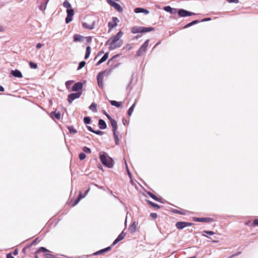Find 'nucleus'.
<instances>
[{"label":"nucleus","instance_id":"obj_13","mask_svg":"<svg viewBox=\"0 0 258 258\" xmlns=\"http://www.w3.org/2000/svg\"><path fill=\"white\" fill-rule=\"evenodd\" d=\"M90 190V188H89L86 191V192H85L84 195L83 196L82 195V192L80 191L79 192V197H78V198L76 200V201H75V202L72 204V206H75L76 205H77L79 203V202L80 201V200L83 199V198H84L86 195L87 194H88V192H89V191Z\"/></svg>","mask_w":258,"mask_h":258},{"label":"nucleus","instance_id":"obj_51","mask_svg":"<svg viewBox=\"0 0 258 258\" xmlns=\"http://www.w3.org/2000/svg\"><path fill=\"white\" fill-rule=\"evenodd\" d=\"M103 113L106 116V117L109 120L112 118L104 110L103 111Z\"/></svg>","mask_w":258,"mask_h":258},{"label":"nucleus","instance_id":"obj_2","mask_svg":"<svg viewBox=\"0 0 258 258\" xmlns=\"http://www.w3.org/2000/svg\"><path fill=\"white\" fill-rule=\"evenodd\" d=\"M153 29L154 28L153 27L134 26L132 28L131 32L134 34L138 33H145L150 32L153 30Z\"/></svg>","mask_w":258,"mask_h":258},{"label":"nucleus","instance_id":"obj_27","mask_svg":"<svg viewBox=\"0 0 258 258\" xmlns=\"http://www.w3.org/2000/svg\"><path fill=\"white\" fill-rule=\"evenodd\" d=\"M148 195L150 196V197H151L154 200L159 202H161V199L157 197L156 195H155L153 193H152L151 192H148Z\"/></svg>","mask_w":258,"mask_h":258},{"label":"nucleus","instance_id":"obj_9","mask_svg":"<svg viewBox=\"0 0 258 258\" xmlns=\"http://www.w3.org/2000/svg\"><path fill=\"white\" fill-rule=\"evenodd\" d=\"M193 220L195 222H205V223H210L214 221V220L209 217H205V218H198V217H194Z\"/></svg>","mask_w":258,"mask_h":258},{"label":"nucleus","instance_id":"obj_26","mask_svg":"<svg viewBox=\"0 0 258 258\" xmlns=\"http://www.w3.org/2000/svg\"><path fill=\"white\" fill-rule=\"evenodd\" d=\"M61 114L59 112L54 111L51 113V117L53 118H55L57 119L60 118Z\"/></svg>","mask_w":258,"mask_h":258},{"label":"nucleus","instance_id":"obj_59","mask_svg":"<svg viewBox=\"0 0 258 258\" xmlns=\"http://www.w3.org/2000/svg\"><path fill=\"white\" fill-rule=\"evenodd\" d=\"M210 20H211V18H205V19H203L202 20V22H205V21H210Z\"/></svg>","mask_w":258,"mask_h":258},{"label":"nucleus","instance_id":"obj_4","mask_svg":"<svg viewBox=\"0 0 258 258\" xmlns=\"http://www.w3.org/2000/svg\"><path fill=\"white\" fill-rule=\"evenodd\" d=\"M149 42V39H147L144 44L140 47L138 51L137 52L136 55L138 56L142 55L147 50V47Z\"/></svg>","mask_w":258,"mask_h":258},{"label":"nucleus","instance_id":"obj_49","mask_svg":"<svg viewBox=\"0 0 258 258\" xmlns=\"http://www.w3.org/2000/svg\"><path fill=\"white\" fill-rule=\"evenodd\" d=\"M150 216L153 218V219H156L157 217V215L156 213H151L150 214Z\"/></svg>","mask_w":258,"mask_h":258},{"label":"nucleus","instance_id":"obj_39","mask_svg":"<svg viewBox=\"0 0 258 258\" xmlns=\"http://www.w3.org/2000/svg\"><path fill=\"white\" fill-rule=\"evenodd\" d=\"M74 83V81H68L66 82V86L67 89H69L72 85V84Z\"/></svg>","mask_w":258,"mask_h":258},{"label":"nucleus","instance_id":"obj_15","mask_svg":"<svg viewBox=\"0 0 258 258\" xmlns=\"http://www.w3.org/2000/svg\"><path fill=\"white\" fill-rule=\"evenodd\" d=\"M126 233L124 232V231H122L121 233L118 236L117 238L113 241L112 243V246L115 245L117 242L122 240L125 236Z\"/></svg>","mask_w":258,"mask_h":258},{"label":"nucleus","instance_id":"obj_45","mask_svg":"<svg viewBox=\"0 0 258 258\" xmlns=\"http://www.w3.org/2000/svg\"><path fill=\"white\" fill-rule=\"evenodd\" d=\"M48 251V250L46 249L45 247H41L39 248V249L38 250V252H47Z\"/></svg>","mask_w":258,"mask_h":258},{"label":"nucleus","instance_id":"obj_8","mask_svg":"<svg viewBox=\"0 0 258 258\" xmlns=\"http://www.w3.org/2000/svg\"><path fill=\"white\" fill-rule=\"evenodd\" d=\"M119 63H117L116 64H115L113 66H111V67L107 70H105V71L103 72H100L98 75H100L101 76L103 77V76H108L109 75L112 71V70L116 67H117L119 65Z\"/></svg>","mask_w":258,"mask_h":258},{"label":"nucleus","instance_id":"obj_50","mask_svg":"<svg viewBox=\"0 0 258 258\" xmlns=\"http://www.w3.org/2000/svg\"><path fill=\"white\" fill-rule=\"evenodd\" d=\"M226 1L229 3H238L239 2L238 0H226Z\"/></svg>","mask_w":258,"mask_h":258},{"label":"nucleus","instance_id":"obj_56","mask_svg":"<svg viewBox=\"0 0 258 258\" xmlns=\"http://www.w3.org/2000/svg\"><path fill=\"white\" fill-rule=\"evenodd\" d=\"M42 46H43V44H41V43H38V44L36 45V48H37V49H39V48H40Z\"/></svg>","mask_w":258,"mask_h":258},{"label":"nucleus","instance_id":"obj_63","mask_svg":"<svg viewBox=\"0 0 258 258\" xmlns=\"http://www.w3.org/2000/svg\"><path fill=\"white\" fill-rule=\"evenodd\" d=\"M104 53L103 51H100L98 53V56H99L101 54H102Z\"/></svg>","mask_w":258,"mask_h":258},{"label":"nucleus","instance_id":"obj_47","mask_svg":"<svg viewBox=\"0 0 258 258\" xmlns=\"http://www.w3.org/2000/svg\"><path fill=\"white\" fill-rule=\"evenodd\" d=\"M45 258H58V257H56L55 256H54L52 254L46 253L45 255Z\"/></svg>","mask_w":258,"mask_h":258},{"label":"nucleus","instance_id":"obj_64","mask_svg":"<svg viewBox=\"0 0 258 258\" xmlns=\"http://www.w3.org/2000/svg\"><path fill=\"white\" fill-rule=\"evenodd\" d=\"M4 91V87L0 85V91Z\"/></svg>","mask_w":258,"mask_h":258},{"label":"nucleus","instance_id":"obj_28","mask_svg":"<svg viewBox=\"0 0 258 258\" xmlns=\"http://www.w3.org/2000/svg\"><path fill=\"white\" fill-rule=\"evenodd\" d=\"M146 201L149 205H150L151 207L155 208L156 209H159L160 208V206H159L158 205H157L156 204L153 203L152 202H151L149 200H146Z\"/></svg>","mask_w":258,"mask_h":258},{"label":"nucleus","instance_id":"obj_19","mask_svg":"<svg viewBox=\"0 0 258 258\" xmlns=\"http://www.w3.org/2000/svg\"><path fill=\"white\" fill-rule=\"evenodd\" d=\"M134 12L136 13H143L146 15L148 14L149 13V11L148 10L141 8H136V9H135Z\"/></svg>","mask_w":258,"mask_h":258},{"label":"nucleus","instance_id":"obj_31","mask_svg":"<svg viewBox=\"0 0 258 258\" xmlns=\"http://www.w3.org/2000/svg\"><path fill=\"white\" fill-rule=\"evenodd\" d=\"M89 108L94 112H97V104L94 102L92 103L90 106Z\"/></svg>","mask_w":258,"mask_h":258},{"label":"nucleus","instance_id":"obj_38","mask_svg":"<svg viewBox=\"0 0 258 258\" xmlns=\"http://www.w3.org/2000/svg\"><path fill=\"white\" fill-rule=\"evenodd\" d=\"M29 66L31 69H36L37 68V64L36 63L30 61L29 62Z\"/></svg>","mask_w":258,"mask_h":258},{"label":"nucleus","instance_id":"obj_21","mask_svg":"<svg viewBox=\"0 0 258 258\" xmlns=\"http://www.w3.org/2000/svg\"><path fill=\"white\" fill-rule=\"evenodd\" d=\"M97 83L98 86L101 88H103V78L102 76H101L100 75H97Z\"/></svg>","mask_w":258,"mask_h":258},{"label":"nucleus","instance_id":"obj_48","mask_svg":"<svg viewBox=\"0 0 258 258\" xmlns=\"http://www.w3.org/2000/svg\"><path fill=\"white\" fill-rule=\"evenodd\" d=\"M173 212H174V213H178V214H182V215L185 214V212L183 211H180L178 210H174Z\"/></svg>","mask_w":258,"mask_h":258},{"label":"nucleus","instance_id":"obj_42","mask_svg":"<svg viewBox=\"0 0 258 258\" xmlns=\"http://www.w3.org/2000/svg\"><path fill=\"white\" fill-rule=\"evenodd\" d=\"M85 64H86V62L84 61H82L80 62L79 63V67L78 68V70H80L82 68H83L85 66Z\"/></svg>","mask_w":258,"mask_h":258},{"label":"nucleus","instance_id":"obj_37","mask_svg":"<svg viewBox=\"0 0 258 258\" xmlns=\"http://www.w3.org/2000/svg\"><path fill=\"white\" fill-rule=\"evenodd\" d=\"M164 10L167 12H169L170 13H173V9L170 6H166V7H164Z\"/></svg>","mask_w":258,"mask_h":258},{"label":"nucleus","instance_id":"obj_62","mask_svg":"<svg viewBox=\"0 0 258 258\" xmlns=\"http://www.w3.org/2000/svg\"><path fill=\"white\" fill-rule=\"evenodd\" d=\"M122 122L125 125L126 123H127V120L126 119H122Z\"/></svg>","mask_w":258,"mask_h":258},{"label":"nucleus","instance_id":"obj_18","mask_svg":"<svg viewBox=\"0 0 258 258\" xmlns=\"http://www.w3.org/2000/svg\"><path fill=\"white\" fill-rule=\"evenodd\" d=\"M111 126L112 127V131L113 132H116L117 129V124L116 120L113 118L110 119V120Z\"/></svg>","mask_w":258,"mask_h":258},{"label":"nucleus","instance_id":"obj_29","mask_svg":"<svg viewBox=\"0 0 258 258\" xmlns=\"http://www.w3.org/2000/svg\"><path fill=\"white\" fill-rule=\"evenodd\" d=\"M137 101L136 100L135 103L132 105V106L129 108L127 111V114L128 116H131L132 114V113L134 111V108L136 106Z\"/></svg>","mask_w":258,"mask_h":258},{"label":"nucleus","instance_id":"obj_20","mask_svg":"<svg viewBox=\"0 0 258 258\" xmlns=\"http://www.w3.org/2000/svg\"><path fill=\"white\" fill-rule=\"evenodd\" d=\"M11 74L12 75H13L15 77H17V78H21L23 77L22 74L21 73V72L20 71H19L18 70L12 71L11 72Z\"/></svg>","mask_w":258,"mask_h":258},{"label":"nucleus","instance_id":"obj_41","mask_svg":"<svg viewBox=\"0 0 258 258\" xmlns=\"http://www.w3.org/2000/svg\"><path fill=\"white\" fill-rule=\"evenodd\" d=\"M122 35H123V33L122 32V31H119L118 32V33L115 36H114V37L115 38H118V39H120V38L122 36Z\"/></svg>","mask_w":258,"mask_h":258},{"label":"nucleus","instance_id":"obj_6","mask_svg":"<svg viewBox=\"0 0 258 258\" xmlns=\"http://www.w3.org/2000/svg\"><path fill=\"white\" fill-rule=\"evenodd\" d=\"M193 224L192 223L179 221L176 223L175 226L178 229L181 230L186 227L190 226Z\"/></svg>","mask_w":258,"mask_h":258},{"label":"nucleus","instance_id":"obj_44","mask_svg":"<svg viewBox=\"0 0 258 258\" xmlns=\"http://www.w3.org/2000/svg\"><path fill=\"white\" fill-rule=\"evenodd\" d=\"M79 159L81 160H84V159H85V158L86 157V154L84 153H81L79 154Z\"/></svg>","mask_w":258,"mask_h":258},{"label":"nucleus","instance_id":"obj_33","mask_svg":"<svg viewBox=\"0 0 258 258\" xmlns=\"http://www.w3.org/2000/svg\"><path fill=\"white\" fill-rule=\"evenodd\" d=\"M82 38L83 36L80 35L76 34L74 36V41L75 42L81 41Z\"/></svg>","mask_w":258,"mask_h":258},{"label":"nucleus","instance_id":"obj_36","mask_svg":"<svg viewBox=\"0 0 258 258\" xmlns=\"http://www.w3.org/2000/svg\"><path fill=\"white\" fill-rule=\"evenodd\" d=\"M199 22H200V21H199V20H195V21H194L191 22V23H188V24L186 25L184 27V28H188V27H190V26H192V25H194V24H198V23H199Z\"/></svg>","mask_w":258,"mask_h":258},{"label":"nucleus","instance_id":"obj_58","mask_svg":"<svg viewBox=\"0 0 258 258\" xmlns=\"http://www.w3.org/2000/svg\"><path fill=\"white\" fill-rule=\"evenodd\" d=\"M87 41L88 42H91V41H92L91 37H90V36L87 37Z\"/></svg>","mask_w":258,"mask_h":258},{"label":"nucleus","instance_id":"obj_53","mask_svg":"<svg viewBox=\"0 0 258 258\" xmlns=\"http://www.w3.org/2000/svg\"><path fill=\"white\" fill-rule=\"evenodd\" d=\"M252 226H258V219H255L254 220L253 224H252Z\"/></svg>","mask_w":258,"mask_h":258},{"label":"nucleus","instance_id":"obj_55","mask_svg":"<svg viewBox=\"0 0 258 258\" xmlns=\"http://www.w3.org/2000/svg\"><path fill=\"white\" fill-rule=\"evenodd\" d=\"M7 258H14L11 253H9L7 254Z\"/></svg>","mask_w":258,"mask_h":258},{"label":"nucleus","instance_id":"obj_52","mask_svg":"<svg viewBox=\"0 0 258 258\" xmlns=\"http://www.w3.org/2000/svg\"><path fill=\"white\" fill-rule=\"evenodd\" d=\"M94 133H95L96 135H102L103 134V132L101 131H95V132H94Z\"/></svg>","mask_w":258,"mask_h":258},{"label":"nucleus","instance_id":"obj_16","mask_svg":"<svg viewBox=\"0 0 258 258\" xmlns=\"http://www.w3.org/2000/svg\"><path fill=\"white\" fill-rule=\"evenodd\" d=\"M83 84L81 82L76 83L73 86L72 91L76 92L81 90L83 88Z\"/></svg>","mask_w":258,"mask_h":258},{"label":"nucleus","instance_id":"obj_7","mask_svg":"<svg viewBox=\"0 0 258 258\" xmlns=\"http://www.w3.org/2000/svg\"><path fill=\"white\" fill-rule=\"evenodd\" d=\"M67 16L66 18V23L67 24L71 22L73 20V17L74 15V11L73 8L67 10Z\"/></svg>","mask_w":258,"mask_h":258},{"label":"nucleus","instance_id":"obj_10","mask_svg":"<svg viewBox=\"0 0 258 258\" xmlns=\"http://www.w3.org/2000/svg\"><path fill=\"white\" fill-rule=\"evenodd\" d=\"M178 14L181 17H185L195 15L194 13L189 12L183 9L179 10L178 12Z\"/></svg>","mask_w":258,"mask_h":258},{"label":"nucleus","instance_id":"obj_11","mask_svg":"<svg viewBox=\"0 0 258 258\" xmlns=\"http://www.w3.org/2000/svg\"><path fill=\"white\" fill-rule=\"evenodd\" d=\"M118 20L116 17H113L112 21L109 22L108 24L109 27V32L114 27H115L118 22Z\"/></svg>","mask_w":258,"mask_h":258},{"label":"nucleus","instance_id":"obj_22","mask_svg":"<svg viewBox=\"0 0 258 258\" xmlns=\"http://www.w3.org/2000/svg\"><path fill=\"white\" fill-rule=\"evenodd\" d=\"M108 56H109V53L106 52L103 55V56L97 62V63H96V65L98 66V65L100 64L101 63H102V62L105 61L107 60V59L108 58Z\"/></svg>","mask_w":258,"mask_h":258},{"label":"nucleus","instance_id":"obj_23","mask_svg":"<svg viewBox=\"0 0 258 258\" xmlns=\"http://www.w3.org/2000/svg\"><path fill=\"white\" fill-rule=\"evenodd\" d=\"M109 102L112 106H114L117 108H120L122 106V103L121 102H117L115 100H110Z\"/></svg>","mask_w":258,"mask_h":258},{"label":"nucleus","instance_id":"obj_46","mask_svg":"<svg viewBox=\"0 0 258 258\" xmlns=\"http://www.w3.org/2000/svg\"><path fill=\"white\" fill-rule=\"evenodd\" d=\"M83 151L84 152L89 154L91 153V149L87 147H84L83 148Z\"/></svg>","mask_w":258,"mask_h":258},{"label":"nucleus","instance_id":"obj_32","mask_svg":"<svg viewBox=\"0 0 258 258\" xmlns=\"http://www.w3.org/2000/svg\"><path fill=\"white\" fill-rule=\"evenodd\" d=\"M67 128L72 134H75L77 132V130L73 126H68Z\"/></svg>","mask_w":258,"mask_h":258},{"label":"nucleus","instance_id":"obj_12","mask_svg":"<svg viewBox=\"0 0 258 258\" xmlns=\"http://www.w3.org/2000/svg\"><path fill=\"white\" fill-rule=\"evenodd\" d=\"M107 2L112 7L114 8L117 11L119 12L122 11V9L121 6L117 3L112 1L111 0H107Z\"/></svg>","mask_w":258,"mask_h":258},{"label":"nucleus","instance_id":"obj_54","mask_svg":"<svg viewBox=\"0 0 258 258\" xmlns=\"http://www.w3.org/2000/svg\"><path fill=\"white\" fill-rule=\"evenodd\" d=\"M117 55H114V56H113L111 58H110V59L108 60V62H107V64H109L113 60V59L114 58H115Z\"/></svg>","mask_w":258,"mask_h":258},{"label":"nucleus","instance_id":"obj_1","mask_svg":"<svg viewBox=\"0 0 258 258\" xmlns=\"http://www.w3.org/2000/svg\"><path fill=\"white\" fill-rule=\"evenodd\" d=\"M101 163L108 168H112L113 166V161L111 158L106 154L103 153L100 156Z\"/></svg>","mask_w":258,"mask_h":258},{"label":"nucleus","instance_id":"obj_35","mask_svg":"<svg viewBox=\"0 0 258 258\" xmlns=\"http://www.w3.org/2000/svg\"><path fill=\"white\" fill-rule=\"evenodd\" d=\"M206 233L210 235H214L215 234L214 232H213V231L205 230V231H203V232L202 233V236L206 237H208V236L207 235H206Z\"/></svg>","mask_w":258,"mask_h":258},{"label":"nucleus","instance_id":"obj_57","mask_svg":"<svg viewBox=\"0 0 258 258\" xmlns=\"http://www.w3.org/2000/svg\"><path fill=\"white\" fill-rule=\"evenodd\" d=\"M87 128H88V130L89 131H90V132H92V133L95 132V131H94V130H93L92 128V127H91V126H87Z\"/></svg>","mask_w":258,"mask_h":258},{"label":"nucleus","instance_id":"obj_34","mask_svg":"<svg viewBox=\"0 0 258 258\" xmlns=\"http://www.w3.org/2000/svg\"><path fill=\"white\" fill-rule=\"evenodd\" d=\"M63 6L64 7L67 8V10L72 9L71 5V4L67 1H65L63 3Z\"/></svg>","mask_w":258,"mask_h":258},{"label":"nucleus","instance_id":"obj_14","mask_svg":"<svg viewBox=\"0 0 258 258\" xmlns=\"http://www.w3.org/2000/svg\"><path fill=\"white\" fill-rule=\"evenodd\" d=\"M84 28L88 29H93L95 26V22L94 21L86 22H84L82 24Z\"/></svg>","mask_w":258,"mask_h":258},{"label":"nucleus","instance_id":"obj_40","mask_svg":"<svg viewBox=\"0 0 258 258\" xmlns=\"http://www.w3.org/2000/svg\"><path fill=\"white\" fill-rule=\"evenodd\" d=\"M113 136L114 138L115 143L116 145H118L119 144V139H118V136L116 134V132H113Z\"/></svg>","mask_w":258,"mask_h":258},{"label":"nucleus","instance_id":"obj_17","mask_svg":"<svg viewBox=\"0 0 258 258\" xmlns=\"http://www.w3.org/2000/svg\"><path fill=\"white\" fill-rule=\"evenodd\" d=\"M138 226V223L134 221L128 227V231L131 233H134L136 232Z\"/></svg>","mask_w":258,"mask_h":258},{"label":"nucleus","instance_id":"obj_60","mask_svg":"<svg viewBox=\"0 0 258 258\" xmlns=\"http://www.w3.org/2000/svg\"><path fill=\"white\" fill-rule=\"evenodd\" d=\"M13 254H14V255H17V254H18V249H15V250L13 251Z\"/></svg>","mask_w":258,"mask_h":258},{"label":"nucleus","instance_id":"obj_3","mask_svg":"<svg viewBox=\"0 0 258 258\" xmlns=\"http://www.w3.org/2000/svg\"><path fill=\"white\" fill-rule=\"evenodd\" d=\"M111 42L110 43L109 48L110 50H113L119 47L122 44V41L114 37L111 38Z\"/></svg>","mask_w":258,"mask_h":258},{"label":"nucleus","instance_id":"obj_25","mask_svg":"<svg viewBox=\"0 0 258 258\" xmlns=\"http://www.w3.org/2000/svg\"><path fill=\"white\" fill-rule=\"evenodd\" d=\"M98 125L100 129H105L107 127L105 121L101 119L99 120Z\"/></svg>","mask_w":258,"mask_h":258},{"label":"nucleus","instance_id":"obj_5","mask_svg":"<svg viewBox=\"0 0 258 258\" xmlns=\"http://www.w3.org/2000/svg\"><path fill=\"white\" fill-rule=\"evenodd\" d=\"M82 92H79L77 93H73L68 95V100L70 104L72 103L73 101L75 99L80 98L82 95Z\"/></svg>","mask_w":258,"mask_h":258},{"label":"nucleus","instance_id":"obj_43","mask_svg":"<svg viewBox=\"0 0 258 258\" xmlns=\"http://www.w3.org/2000/svg\"><path fill=\"white\" fill-rule=\"evenodd\" d=\"M84 121L85 124H89L90 123L91 119L89 117H85L84 118Z\"/></svg>","mask_w":258,"mask_h":258},{"label":"nucleus","instance_id":"obj_24","mask_svg":"<svg viewBox=\"0 0 258 258\" xmlns=\"http://www.w3.org/2000/svg\"><path fill=\"white\" fill-rule=\"evenodd\" d=\"M111 248V246L107 247L104 249H101L100 250H99L95 253H94V255H98V254H102L103 253L107 252L109 250H110Z\"/></svg>","mask_w":258,"mask_h":258},{"label":"nucleus","instance_id":"obj_61","mask_svg":"<svg viewBox=\"0 0 258 258\" xmlns=\"http://www.w3.org/2000/svg\"><path fill=\"white\" fill-rule=\"evenodd\" d=\"M5 30L4 27L0 25V32H3Z\"/></svg>","mask_w":258,"mask_h":258},{"label":"nucleus","instance_id":"obj_30","mask_svg":"<svg viewBox=\"0 0 258 258\" xmlns=\"http://www.w3.org/2000/svg\"><path fill=\"white\" fill-rule=\"evenodd\" d=\"M91 47L88 46L86 48V54L85 56V59H87L90 54L91 53Z\"/></svg>","mask_w":258,"mask_h":258}]
</instances>
